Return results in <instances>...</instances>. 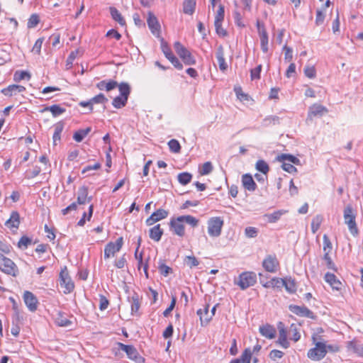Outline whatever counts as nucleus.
Masks as SVG:
<instances>
[{"mask_svg":"<svg viewBox=\"0 0 363 363\" xmlns=\"http://www.w3.org/2000/svg\"><path fill=\"white\" fill-rule=\"evenodd\" d=\"M277 328L279 331V336L277 340V344L284 349H287L290 347V342L287 338L288 334L290 339L296 342L301 339L300 328L295 323L291 324L287 330L282 322L277 323Z\"/></svg>","mask_w":363,"mask_h":363,"instance_id":"1","label":"nucleus"},{"mask_svg":"<svg viewBox=\"0 0 363 363\" xmlns=\"http://www.w3.org/2000/svg\"><path fill=\"white\" fill-rule=\"evenodd\" d=\"M312 340L315 347L308 351L307 356L311 360L319 361L324 358L327 354L326 345L324 342H316L315 335L312 336Z\"/></svg>","mask_w":363,"mask_h":363,"instance_id":"2","label":"nucleus"},{"mask_svg":"<svg viewBox=\"0 0 363 363\" xmlns=\"http://www.w3.org/2000/svg\"><path fill=\"white\" fill-rule=\"evenodd\" d=\"M224 220L221 217L216 216L210 218L207 222L208 233L211 237H218L220 235Z\"/></svg>","mask_w":363,"mask_h":363,"instance_id":"3","label":"nucleus"},{"mask_svg":"<svg viewBox=\"0 0 363 363\" xmlns=\"http://www.w3.org/2000/svg\"><path fill=\"white\" fill-rule=\"evenodd\" d=\"M344 220L345 224L348 226L350 233L356 237L359 233V230L355 222V216L350 206H347L344 209Z\"/></svg>","mask_w":363,"mask_h":363,"instance_id":"4","label":"nucleus"},{"mask_svg":"<svg viewBox=\"0 0 363 363\" xmlns=\"http://www.w3.org/2000/svg\"><path fill=\"white\" fill-rule=\"evenodd\" d=\"M177 55L182 58L184 63L186 65H194L196 64V60L191 53L179 42H175L174 45Z\"/></svg>","mask_w":363,"mask_h":363,"instance_id":"5","label":"nucleus"},{"mask_svg":"<svg viewBox=\"0 0 363 363\" xmlns=\"http://www.w3.org/2000/svg\"><path fill=\"white\" fill-rule=\"evenodd\" d=\"M257 281L256 274H240L235 280V284L244 290L253 286Z\"/></svg>","mask_w":363,"mask_h":363,"instance_id":"6","label":"nucleus"},{"mask_svg":"<svg viewBox=\"0 0 363 363\" xmlns=\"http://www.w3.org/2000/svg\"><path fill=\"white\" fill-rule=\"evenodd\" d=\"M118 348L123 351H124L128 357L131 360L138 362H144L145 358L140 355L136 348L133 345H125L121 342L118 343Z\"/></svg>","mask_w":363,"mask_h":363,"instance_id":"7","label":"nucleus"},{"mask_svg":"<svg viewBox=\"0 0 363 363\" xmlns=\"http://www.w3.org/2000/svg\"><path fill=\"white\" fill-rule=\"evenodd\" d=\"M123 244V238H118L115 242L108 243L104 249V258L107 259L113 257L115 254L120 251Z\"/></svg>","mask_w":363,"mask_h":363,"instance_id":"8","label":"nucleus"},{"mask_svg":"<svg viewBox=\"0 0 363 363\" xmlns=\"http://www.w3.org/2000/svg\"><path fill=\"white\" fill-rule=\"evenodd\" d=\"M60 286L65 294H70L74 289V284L69 274H60Z\"/></svg>","mask_w":363,"mask_h":363,"instance_id":"9","label":"nucleus"},{"mask_svg":"<svg viewBox=\"0 0 363 363\" xmlns=\"http://www.w3.org/2000/svg\"><path fill=\"white\" fill-rule=\"evenodd\" d=\"M279 265V261L275 255H268L262 262V266L267 272H277Z\"/></svg>","mask_w":363,"mask_h":363,"instance_id":"10","label":"nucleus"},{"mask_svg":"<svg viewBox=\"0 0 363 363\" xmlns=\"http://www.w3.org/2000/svg\"><path fill=\"white\" fill-rule=\"evenodd\" d=\"M178 220L179 216L177 218H171L169 221V228L174 234L179 237H183L185 235L184 223L183 221Z\"/></svg>","mask_w":363,"mask_h":363,"instance_id":"11","label":"nucleus"},{"mask_svg":"<svg viewBox=\"0 0 363 363\" xmlns=\"http://www.w3.org/2000/svg\"><path fill=\"white\" fill-rule=\"evenodd\" d=\"M23 301L29 311L34 312L37 310L38 301L32 292L26 291L23 294Z\"/></svg>","mask_w":363,"mask_h":363,"instance_id":"12","label":"nucleus"},{"mask_svg":"<svg viewBox=\"0 0 363 363\" xmlns=\"http://www.w3.org/2000/svg\"><path fill=\"white\" fill-rule=\"evenodd\" d=\"M0 269L2 272H15L18 270L16 264L4 255H0Z\"/></svg>","mask_w":363,"mask_h":363,"instance_id":"13","label":"nucleus"},{"mask_svg":"<svg viewBox=\"0 0 363 363\" xmlns=\"http://www.w3.org/2000/svg\"><path fill=\"white\" fill-rule=\"evenodd\" d=\"M289 311L300 317L313 318V313L304 306L290 305Z\"/></svg>","mask_w":363,"mask_h":363,"instance_id":"14","label":"nucleus"},{"mask_svg":"<svg viewBox=\"0 0 363 363\" xmlns=\"http://www.w3.org/2000/svg\"><path fill=\"white\" fill-rule=\"evenodd\" d=\"M169 215V212L164 209L160 208L155 212L152 213L151 216L146 220L147 225H152L156 222L166 218Z\"/></svg>","mask_w":363,"mask_h":363,"instance_id":"15","label":"nucleus"},{"mask_svg":"<svg viewBox=\"0 0 363 363\" xmlns=\"http://www.w3.org/2000/svg\"><path fill=\"white\" fill-rule=\"evenodd\" d=\"M141 296L136 293L133 292L131 296L128 297V302L130 304V310L132 315H139V310L141 305Z\"/></svg>","mask_w":363,"mask_h":363,"instance_id":"16","label":"nucleus"},{"mask_svg":"<svg viewBox=\"0 0 363 363\" xmlns=\"http://www.w3.org/2000/svg\"><path fill=\"white\" fill-rule=\"evenodd\" d=\"M328 112V110L325 106L315 104L309 107L308 118L311 119L313 117L322 116Z\"/></svg>","mask_w":363,"mask_h":363,"instance_id":"17","label":"nucleus"},{"mask_svg":"<svg viewBox=\"0 0 363 363\" xmlns=\"http://www.w3.org/2000/svg\"><path fill=\"white\" fill-rule=\"evenodd\" d=\"M88 187L82 186L79 188L77 191V203L79 205L90 203L92 200V196H88Z\"/></svg>","mask_w":363,"mask_h":363,"instance_id":"18","label":"nucleus"},{"mask_svg":"<svg viewBox=\"0 0 363 363\" xmlns=\"http://www.w3.org/2000/svg\"><path fill=\"white\" fill-rule=\"evenodd\" d=\"M147 23L153 35H159L160 25L156 16L151 12H149L148 13Z\"/></svg>","mask_w":363,"mask_h":363,"instance_id":"19","label":"nucleus"},{"mask_svg":"<svg viewBox=\"0 0 363 363\" xmlns=\"http://www.w3.org/2000/svg\"><path fill=\"white\" fill-rule=\"evenodd\" d=\"M118 86V82L113 79L101 80L96 84L97 89L101 91H110L116 89Z\"/></svg>","mask_w":363,"mask_h":363,"instance_id":"20","label":"nucleus"},{"mask_svg":"<svg viewBox=\"0 0 363 363\" xmlns=\"http://www.w3.org/2000/svg\"><path fill=\"white\" fill-rule=\"evenodd\" d=\"M26 91V88L21 85L11 84L6 88L1 89V92L7 96H12L16 93H21Z\"/></svg>","mask_w":363,"mask_h":363,"instance_id":"21","label":"nucleus"},{"mask_svg":"<svg viewBox=\"0 0 363 363\" xmlns=\"http://www.w3.org/2000/svg\"><path fill=\"white\" fill-rule=\"evenodd\" d=\"M259 331L260 334L267 339H273L276 336V329L269 324H265L259 327Z\"/></svg>","mask_w":363,"mask_h":363,"instance_id":"22","label":"nucleus"},{"mask_svg":"<svg viewBox=\"0 0 363 363\" xmlns=\"http://www.w3.org/2000/svg\"><path fill=\"white\" fill-rule=\"evenodd\" d=\"M216 57L218 62L219 68L224 72L228 69V65L224 57V49L222 45H219L216 52Z\"/></svg>","mask_w":363,"mask_h":363,"instance_id":"23","label":"nucleus"},{"mask_svg":"<svg viewBox=\"0 0 363 363\" xmlns=\"http://www.w3.org/2000/svg\"><path fill=\"white\" fill-rule=\"evenodd\" d=\"M242 183L244 188L250 191H254L257 188V184L249 174H245L242 177Z\"/></svg>","mask_w":363,"mask_h":363,"instance_id":"24","label":"nucleus"},{"mask_svg":"<svg viewBox=\"0 0 363 363\" xmlns=\"http://www.w3.org/2000/svg\"><path fill=\"white\" fill-rule=\"evenodd\" d=\"M325 280L334 289L340 290L342 286L341 281L336 277L335 274H325Z\"/></svg>","mask_w":363,"mask_h":363,"instance_id":"25","label":"nucleus"},{"mask_svg":"<svg viewBox=\"0 0 363 363\" xmlns=\"http://www.w3.org/2000/svg\"><path fill=\"white\" fill-rule=\"evenodd\" d=\"M208 310L209 306L206 305L203 308H201L197 311V314L199 315L201 324L202 325L207 324L212 318V314L209 313Z\"/></svg>","mask_w":363,"mask_h":363,"instance_id":"26","label":"nucleus"},{"mask_svg":"<svg viewBox=\"0 0 363 363\" xmlns=\"http://www.w3.org/2000/svg\"><path fill=\"white\" fill-rule=\"evenodd\" d=\"M260 282L266 288H281L284 284V279L281 278H272L269 281L264 282L262 279L260 278Z\"/></svg>","mask_w":363,"mask_h":363,"instance_id":"27","label":"nucleus"},{"mask_svg":"<svg viewBox=\"0 0 363 363\" xmlns=\"http://www.w3.org/2000/svg\"><path fill=\"white\" fill-rule=\"evenodd\" d=\"M20 224V215L17 211H12L6 225L9 228H18Z\"/></svg>","mask_w":363,"mask_h":363,"instance_id":"28","label":"nucleus"},{"mask_svg":"<svg viewBox=\"0 0 363 363\" xmlns=\"http://www.w3.org/2000/svg\"><path fill=\"white\" fill-rule=\"evenodd\" d=\"M348 350L357 354L359 356L363 357V346L358 343L355 340L350 341L347 344Z\"/></svg>","mask_w":363,"mask_h":363,"instance_id":"29","label":"nucleus"},{"mask_svg":"<svg viewBox=\"0 0 363 363\" xmlns=\"http://www.w3.org/2000/svg\"><path fill=\"white\" fill-rule=\"evenodd\" d=\"M44 111H50L53 117H57L64 113L66 109L58 104H54L50 106L45 107L43 110V112Z\"/></svg>","mask_w":363,"mask_h":363,"instance_id":"30","label":"nucleus"},{"mask_svg":"<svg viewBox=\"0 0 363 363\" xmlns=\"http://www.w3.org/2000/svg\"><path fill=\"white\" fill-rule=\"evenodd\" d=\"M110 13L111 16V18L116 22H118L121 26H125V21L124 18L122 16L121 13L119 12V11L113 7L111 6L109 8Z\"/></svg>","mask_w":363,"mask_h":363,"instance_id":"31","label":"nucleus"},{"mask_svg":"<svg viewBox=\"0 0 363 363\" xmlns=\"http://www.w3.org/2000/svg\"><path fill=\"white\" fill-rule=\"evenodd\" d=\"M163 230L161 229L160 224H157L150 229V238L156 242H158L161 240Z\"/></svg>","mask_w":363,"mask_h":363,"instance_id":"32","label":"nucleus"},{"mask_svg":"<svg viewBox=\"0 0 363 363\" xmlns=\"http://www.w3.org/2000/svg\"><path fill=\"white\" fill-rule=\"evenodd\" d=\"M54 133L52 136L54 145H57V142L61 139V133L64 129V123L60 121L55 124L54 125Z\"/></svg>","mask_w":363,"mask_h":363,"instance_id":"33","label":"nucleus"},{"mask_svg":"<svg viewBox=\"0 0 363 363\" xmlns=\"http://www.w3.org/2000/svg\"><path fill=\"white\" fill-rule=\"evenodd\" d=\"M196 0H184L183 12L186 14L192 15L195 11Z\"/></svg>","mask_w":363,"mask_h":363,"instance_id":"34","label":"nucleus"},{"mask_svg":"<svg viewBox=\"0 0 363 363\" xmlns=\"http://www.w3.org/2000/svg\"><path fill=\"white\" fill-rule=\"evenodd\" d=\"M117 87L118 88V91L121 96L123 98H125L128 100V97L130 94V86L127 82H121L120 84L118 83Z\"/></svg>","mask_w":363,"mask_h":363,"instance_id":"35","label":"nucleus"},{"mask_svg":"<svg viewBox=\"0 0 363 363\" xmlns=\"http://www.w3.org/2000/svg\"><path fill=\"white\" fill-rule=\"evenodd\" d=\"M277 160L279 162H284L288 161L290 163L299 165L301 164V161L298 158L296 157L289 155V154H281L280 155H278L277 157Z\"/></svg>","mask_w":363,"mask_h":363,"instance_id":"36","label":"nucleus"},{"mask_svg":"<svg viewBox=\"0 0 363 363\" xmlns=\"http://www.w3.org/2000/svg\"><path fill=\"white\" fill-rule=\"evenodd\" d=\"M91 127H88L85 129H80L77 131H76L73 135V139L77 142L80 143L82 142L84 138L91 132Z\"/></svg>","mask_w":363,"mask_h":363,"instance_id":"37","label":"nucleus"},{"mask_svg":"<svg viewBox=\"0 0 363 363\" xmlns=\"http://www.w3.org/2000/svg\"><path fill=\"white\" fill-rule=\"evenodd\" d=\"M31 78L30 74L28 71L24 70H17L13 74V80L16 82H19L21 80H30Z\"/></svg>","mask_w":363,"mask_h":363,"instance_id":"38","label":"nucleus"},{"mask_svg":"<svg viewBox=\"0 0 363 363\" xmlns=\"http://www.w3.org/2000/svg\"><path fill=\"white\" fill-rule=\"evenodd\" d=\"M178 220H182L184 223L189 224L193 228L196 227L199 224V220L191 215L180 216Z\"/></svg>","mask_w":363,"mask_h":363,"instance_id":"39","label":"nucleus"},{"mask_svg":"<svg viewBox=\"0 0 363 363\" xmlns=\"http://www.w3.org/2000/svg\"><path fill=\"white\" fill-rule=\"evenodd\" d=\"M138 250H139L136 249L135 252V257L138 262V264H137L138 269L139 271H140L141 269L143 268L144 272H147L148 265L147 263H143V254H142V252L138 253Z\"/></svg>","mask_w":363,"mask_h":363,"instance_id":"40","label":"nucleus"},{"mask_svg":"<svg viewBox=\"0 0 363 363\" xmlns=\"http://www.w3.org/2000/svg\"><path fill=\"white\" fill-rule=\"evenodd\" d=\"M250 352L248 350H244L239 359H234L230 363H250Z\"/></svg>","mask_w":363,"mask_h":363,"instance_id":"41","label":"nucleus"},{"mask_svg":"<svg viewBox=\"0 0 363 363\" xmlns=\"http://www.w3.org/2000/svg\"><path fill=\"white\" fill-rule=\"evenodd\" d=\"M55 323L60 327H67L72 324V322L66 318L62 313H59L55 320Z\"/></svg>","mask_w":363,"mask_h":363,"instance_id":"42","label":"nucleus"},{"mask_svg":"<svg viewBox=\"0 0 363 363\" xmlns=\"http://www.w3.org/2000/svg\"><path fill=\"white\" fill-rule=\"evenodd\" d=\"M128 99L121 96H116L112 101V105L116 108H122L126 106Z\"/></svg>","mask_w":363,"mask_h":363,"instance_id":"43","label":"nucleus"},{"mask_svg":"<svg viewBox=\"0 0 363 363\" xmlns=\"http://www.w3.org/2000/svg\"><path fill=\"white\" fill-rule=\"evenodd\" d=\"M93 211H94V205L91 204L89 207L88 214H86V212H84L83 213L82 218L77 223V225L84 226L86 223V219L87 220H90L92 216V214H93Z\"/></svg>","mask_w":363,"mask_h":363,"instance_id":"44","label":"nucleus"},{"mask_svg":"<svg viewBox=\"0 0 363 363\" xmlns=\"http://www.w3.org/2000/svg\"><path fill=\"white\" fill-rule=\"evenodd\" d=\"M177 179L182 185H186L191 182L192 175L189 172H182L178 174Z\"/></svg>","mask_w":363,"mask_h":363,"instance_id":"45","label":"nucleus"},{"mask_svg":"<svg viewBox=\"0 0 363 363\" xmlns=\"http://www.w3.org/2000/svg\"><path fill=\"white\" fill-rule=\"evenodd\" d=\"M285 213L284 211H277L272 213L266 214L264 216L267 218L268 222L275 223L280 219L281 216Z\"/></svg>","mask_w":363,"mask_h":363,"instance_id":"46","label":"nucleus"},{"mask_svg":"<svg viewBox=\"0 0 363 363\" xmlns=\"http://www.w3.org/2000/svg\"><path fill=\"white\" fill-rule=\"evenodd\" d=\"M256 169L264 174H267L269 170L268 164L263 160H259L256 162Z\"/></svg>","mask_w":363,"mask_h":363,"instance_id":"47","label":"nucleus"},{"mask_svg":"<svg viewBox=\"0 0 363 363\" xmlns=\"http://www.w3.org/2000/svg\"><path fill=\"white\" fill-rule=\"evenodd\" d=\"M32 240L31 238L23 235L22 236L18 242V247L21 250H26L28 248V245H31Z\"/></svg>","mask_w":363,"mask_h":363,"instance_id":"48","label":"nucleus"},{"mask_svg":"<svg viewBox=\"0 0 363 363\" xmlns=\"http://www.w3.org/2000/svg\"><path fill=\"white\" fill-rule=\"evenodd\" d=\"M261 48L264 52L268 51V35L266 30H263L260 35Z\"/></svg>","mask_w":363,"mask_h":363,"instance_id":"49","label":"nucleus"},{"mask_svg":"<svg viewBox=\"0 0 363 363\" xmlns=\"http://www.w3.org/2000/svg\"><path fill=\"white\" fill-rule=\"evenodd\" d=\"M280 121L279 117L277 116H269L266 117L263 120V125L264 126H269L272 125H277L279 124Z\"/></svg>","mask_w":363,"mask_h":363,"instance_id":"50","label":"nucleus"},{"mask_svg":"<svg viewBox=\"0 0 363 363\" xmlns=\"http://www.w3.org/2000/svg\"><path fill=\"white\" fill-rule=\"evenodd\" d=\"M322 220L323 218L320 215H317L313 218L311 222V230L313 233H316L317 230L319 229Z\"/></svg>","mask_w":363,"mask_h":363,"instance_id":"51","label":"nucleus"},{"mask_svg":"<svg viewBox=\"0 0 363 363\" xmlns=\"http://www.w3.org/2000/svg\"><path fill=\"white\" fill-rule=\"evenodd\" d=\"M168 146L172 152L178 153L180 152L181 145L178 140L172 139L168 142Z\"/></svg>","mask_w":363,"mask_h":363,"instance_id":"52","label":"nucleus"},{"mask_svg":"<svg viewBox=\"0 0 363 363\" xmlns=\"http://www.w3.org/2000/svg\"><path fill=\"white\" fill-rule=\"evenodd\" d=\"M284 286H285L286 291L289 293H294L296 291V284L293 279H284Z\"/></svg>","mask_w":363,"mask_h":363,"instance_id":"53","label":"nucleus"},{"mask_svg":"<svg viewBox=\"0 0 363 363\" xmlns=\"http://www.w3.org/2000/svg\"><path fill=\"white\" fill-rule=\"evenodd\" d=\"M90 99H91L92 106L95 104H104L108 101V99L102 93L99 94L98 95L92 97Z\"/></svg>","mask_w":363,"mask_h":363,"instance_id":"54","label":"nucleus"},{"mask_svg":"<svg viewBox=\"0 0 363 363\" xmlns=\"http://www.w3.org/2000/svg\"><path fill=\"white\" fill-rule=\"evenodd\" d=\"M323 251L325 253H330L332 250V243L327 235H324L323 237Z\"/></svg>","mask_w":363,"mask_h":363,"instance_id":"55","label":"nucleus"},{"mask_svg":"<svg viewBox=\"0 0 363 363\" xmlns=\"http://www.w3.org/2000/svg\"><path fill=\"white\" fill-rule=\"evenodd\" d=\"M11 250L12 247L11 245L0 240V255H9L11 252Z\"/></svg>","mask_w":363,"mask_h":363,"instance_id":"56","label":"nucleus"},{"mask_svg":"<svg viewBox=\"0 0 363 363\" xmlns=\"http://www.w3.org/2000/svg\"><path fill=\"white\" fill-rule=\"evenodd\" d=\"M225 16V9L224 6L221 4L219 5L218 9L217 11L216 15L215 16V21L218 23H223L224 20Z\"/></svg>","mask_w":363,"mask_h":363,"instance_id":"57","label":"nucleus"},{"mask_svg":"<svg viewBox=\"0 0 363 363\" xmlns=\"http://www.w3.org/2000/svg\"><path fill=\"white\" fill-rule=\"evenodd\" d=\"M161 49L163 52L165 57L169 60L171 57L174 55L172 53L171 48L169 45L162 40L161 43Z\"/></svg>","mask_w":363,"mask_h":363,"instance_id":"58","label":"nucleus"},{"mask_svg":"<svg viewBox=\"0 0 363 363\" xmlns=\"http://www.w3.org/2000/svg\"><path fill=\"white\" fill-rule=\"evenodd\" d=\"M213 170V165L211 162H206L203 164L201 169H200V174L201 175H206L211 173Z\"/></svg>","mask_w":363,"mask_h":363,"instance_id":"59","label":"nucleus"},{"mask_svg":"<svg viewBox=\"0 0 363 363\" xmlns=\"http://www.w3.org/2000/svg\"><path fill=\"white\" fill-rule=\"evenodd\" d=\"M303 72L305 75L310 79H313L316 76V70L313 66H306Z\"/></svg>","mask_w":363,"mask_h":363,"instance_id":"60","label":"nucleus"},{"mask_svg":"<svg viewBox=\"0 0 363 363\" xmlns=\"http://www.w3.org/2000/svg\"><path fill=\"white\" fill-rule=\"evenodd\" d=\"M323 260L325 262V264L328 267L329 269H332L334 271H337V269L335 268V265L332 261L330 257L329 256L328 253H325L323 256Z\"/></svg>","mask_w":363,"mask_h":363,"instance_id":"61","label":"nucleus"},{"mask_svg":"<svg viewBox=\"0 0 363 363\" xmlns=\"http://www.w3.org/2000/svg\"><path fill=\"white\" fill-rule=\"evenodd\" d=\"M245 235L249 238H253L257 236L258 230L255 227H247L245 230Z\"/></svg>","mask_w":363,"mask_h":363,"instance_id":"62","label":"nucleus"},{"mask_svg":"<svg viewBox=\"0 0 363 363\" xmlns=\"http://www.w3.org/2000/svg\"><path fill=\"white\" fill-rule=\"evenodd\" d=\"M184 263L191 268L192 267L197 266L199 261L194 256H187L184 259Z\"/></svg>","mask_w":363,"mask_h":363,"instance_id":"63","label":"nucleus"},{"mask_svg":"<svg viewBox=\"0 0 363 363\" xmlns=\"http://www.w3.org/2000/svg\"><path fill=\"white\" fill-rule=\"evenodd\" d=\"M284 352L281 350H272L270 352H269V358L273 360V361H275L277 360V359H281L284 356Z\"/></svg>","mask_w":363,"mask_h":363,"instance_id":"64","label":"nucleus"}]
</instances>
